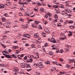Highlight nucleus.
I'll return each instance as SVG.
<instances>
[{
  "label": "nucleus",
  "mask_w": 75,
  "mask_h": 75,
  "mask_svg": "<svg viewBox=\"0 0 75 75\" xmlns=\"http://www.w3.org/2000/svg\"><path fill=\"white\" fill-rule=\"evenodd\" d=\"M6 51H2V53L3 54V55L5 56L7 58H12V56L11 55H7V54H5L4 53H6Z\"/></svg>",
  "instance_id": "nucleus-1"
},
{
  "label": "nucleus",
  "mask_w": 75,
  "mask_h": 75,
  "mask_svg": "<svg viewBox=\"0 0 75 75\" xmlns=\"http://www.w3.org/2000/svg\"><path fill=\"white\" fill-rule=\"evenodd\" d=\"M34 66L36 67H39L40 68H43L44 67V66L42 64H34Z\"/></svg>",
  "instance_id": "nucleus-2"
},
{
  "label": "nucleus",
  "mask_w": 75,
  "mask_h": 75,
  "mask_svg": "<svg viewBox=\"0 0 75 75\" xmlns=\"http://www.w3.org/2000/svg\"><path fill=\"white\" fill-rule=\"evenodd\" d=\"M39 23L38 22V21H35V22L33 24H32V26L33 27L35 28H37V25Z\"/></svg>",
  "instance_id": "nucleus-3"
},
{
  "label": "nucleus",
  "mask_w": 75,
  "mask_h": 75,
  "mask_svg": "<svg viewBox=\"0 0 75 75\" xmlns=\"http://www.w3.org/2000/svg\"><path fill=\"white\" fill-rule=\"evenodd\" d=\"M33 37L36 38H38V40L41 39L40 38V37H39V36L38 33H35L34 34Z\"/></svg>",
  "instance_id": "nucleus-4"
},
{
  "label": "nucleus",
  "mask_w": 75,
  "mask_h": 75,
  "mask_svg": "<svg viewBox=\"0 0 75 75\" xmlns=\"http://www.w3.org/2000/svg\"><path fill=\"white\" fill-rule=\"evenodd\" d=\"M63 13L64 15H65V16H68L69 17L71 16V14H68L67 13L65 12V11H64V12H63Z\"/></svg>",
  "instance_id": "nucleus-5"
},
{
  "label": "nucleus",
  "mask_w": 75,
  "mask_h": 75,
  "mask_svg": "<svg viewBox=\"0 0 75 75\" xmlns=\"http://www.w3.org/2000/svg\"><path fill=\"white\" fill-rule=\"evenodd\" d=\"M51 42H52L53 43H56L57 41L56 40H55V39H54L53 38H52L51 39Z\"/></svg>",
  "instance_id": "nucleus-6"
},
{
  "label": "nucleus",
  "mask_w": 75,
  "mask_h": 75,
  "mask_svg": "<svg viewBox=\"0 0 75 75\" xmlns=\"http://www.w3.org/2000/svg\"><path fill=\"white\" fill-rule=\"evenodd\" d=\"M33 62V59H28L27 60V63H30H30H32Z\"/></svg>",
  "instance_id": "nucleus-7"
},
{
  "label": "nucleus",
  "mask_w": 75,
  "mask_h": 75,
  "mask_svg": "<svg viewBox=\"0 0 75 75\" xmlns=\"http://www.w3.org/2000/svg\"><path fill=\"white\" fill-rule=\"evenodd\" d=\"M74 64L75 63V59H69V63H72V62H73Z\"/></svg>",
  "instance_id": "nucleus-8"
},
{
  "label": "nucleus",
  "mask_w": 75,
  "mask_h": 75,
  "mask_svg": "<svg viewBox=\"0 0 75 75\" xmlns=\"http://www.w3.org/2000/svg\"><path fill=\"white\" fill-rule=\"evenodd\" d=\"M65 10L67 12L71 13V11L70 10L69 8H65Z\"/></svg>",
  "instance_id": "nucleus-9"
},
{
  "label": "nucleus",
  "mask_w": 75,
  "mask_h": 75,
  "mask_svg": "<svg viewBox=\"0 0 75 75\" xmlns=\"http://www.w3.org/2000/svg\"><path fill=\"white\" fill-rule=\"evenodd\" d=\"M26 63L21 64V66L22 68H25L26 67Z\"/></svg>",
  "instance_id": "nucleus-10"
},
{
  "label": "nucleus",
  "mask_w": 75,
  "mask_h": 75,
  "mask_svg": "<svg viewBox=\"0 0 75 75\" xmlns=\"http://www.w3.org/2000/svg\"><path fill=\"white\" fill-rule=\"evenodd\" d=\"M23 54H21V55H18V58L19 59H22V58H21V57H23Z\"/></svg>",
  "instance_id": "nucleus-11"
},
{
  "label": "nucleus",
  "mask_w": 75,
  "mask_h": 75,
  "mask_svg": "<svg viewBox=\"0 0 75 75\" xmlns=\"http://www.w3.org/2000/svg\"><path fill=\"white\" fill-rule=\"evenodd\" d=\"M1 19L3 22H4L6 20V19L4 17H3L2 16L1 17Z\"/></svg>",
  "instance_id": "nucleus-12"
},
{
  "label": "nucleus",
  "mask_w": 75,
  "mask_h": 75,
  "mask_svg": "<svg viewBox=\"0 0 75 75\" xmlns=\"http://www.w3.org/2000/svg\"><path fill=\"white\" fill-rule=\"evenodd\" d=\"M18 3L19 4H28V3L26 2H24V3H22V2H19Z\"/></svg>",
  "instance_id": "nucleus-13"
},
{
  "label": "nucleus",
  "mask_w": 75,
  "mask_h": 75,
  "mask_svg": "<svg viewBox=\"0 0 75 75\" xmlns=\"http://www.w3.org/2000/svg\"><path fill=\"white\" fill-rule=\"evenodd\" d=\"M4 8V5H3V4H0V8Z\"/></svg>",
  "instance_id": "nucleus-14"
},
{
  "label": "nucleus",
  "mask_w": 75,
  "mask_h": 75,
  "mask_svg": "<svg viewBox=\"0 0 75 75\" xmlns=\"http://www.w3.org/2000/svg\"><path fill=\"white\" fill-rule=\"evenodd\" d=\"M25 14L26 16H30V15L29 14V12H28V11L26 12H25Z\"/></svg>",
  "instance_id": "nucleus-15"
},
{
  "label": "nucleus",
  "mask_w": 75,
  "mask_h": 75,
  "mask_svg": "<svg viewBox=\"0 0 75 75\" xmlns=\"http://www.w3.org/2000/svg\"><path fill=\"white\" fill-rule=\"evenodd\" d=\"M58 6L57 5H53L52 6V7H53V8H57V9H58Z\"/></svg>",
  "instance_id": "nucleus-16"
},
{
  "label": "nucleus",
  "mask_w": 75,
  "mask_h": 75,
  "mask_svg": "<svg viewBox=\"0 0 75 75\" xmlns=\"http://www.w3.org/2000/svg\"><path fill=\"white\" fill-rule=\"evenodd\" d=\"M13 48L16 50V49H18V46H13Z\"/></svg>",
  "instance_id": "nucleus-17"
},
{
  "label": "nucleus",
  "mask_w": 75,
  "mask_h": 75,
  "mask_svg": "<svg viewBox=\"0 0 75 75\" xmlns=\"http://www.w3.org/2000/svg\"><path fill=\"white\" fill-rule=\"evenodd\" d=\"M48 54L49 55H53V52H50L48 53Z\"/></svg>",
  "instance_id": "nucleus-18"
},
{
  "label": "nucleus",
  "mask_w": 75,
  "mask_h": 75,
  "mask_svg": "<svg viewBox=\"0 0 75 75\" xmlns=\"http://www.w3.org/2000/svg\"><path fill=\"white\" fill-rule=\"evenodd\" d=\"M31 37V35H30L29 34H26V37L28 38H30Z\"/></svg>",
  "instance_id": "nucleus-19"
},
{
  "label": "nucleus",
  "mask_w": 75,
  "mask_h": 75,
  "mask_svg": "<svg viewBox=\"0 0 75 75\" xmlns=\"http://www.w3.org/2000/svg\"><path fill=\"white\" fill-rule=\"evenodd\" d=\"M4 26L5 27H7L8 26V24L7 23H4Z\"/></svg>",
  "instance_id": "nucleus-20"
},
{
  "label": "nucleus",
  "mask_w": 75,
  "mask_h": 75,
  "mask_svg": "<svg viewBox=\"0 0 75 75\" xmlns=\"http://www.w3.org/2000/svg\"><path fill=\"white\" fill-rule=\"evenodd\" d=\"M38 29H42V26H41L40 25H39V26H38Z\"/></svg>",
  "instance_id": "nucleus-21"
},
{
  "label": "nucleus",
  "mask_w": 75,
  "mask_h": 75,
  "mask_svg": "<svg viewBox=\"0 0 75 75\" xmlns=\"http://www.w3.org/2000/svg\"><path fill=\"white\" fill-rule=\"evenodd\" d=\"M25 67H26V68L30 67V65H29L28 64H26Z\"/></svg>",
  "instance_id": "nucleus-22"
},
{
  "label": "nucleus",
  "mask_w": 75,
  "mask_h": 75,
  "mask_svg": "<svg viewBox=\"0 0 75 75\" xmlns=\"http://www.w3.org/2000/svg\"><path fill=\"white\" fill-rule=\"evenodd\" d=\"M0 66L1 67H6V66L5 65H4V64H0Z\"/></svg>",
  "instance_id": "nucleus-23"
},
{
  "label": "nucleus",
  "mask_w": 75,
  "mask_h": 75,
  "mask_svg": "<svg viewBox=\"0 0 75 75\" xmlns=\"http://www.w3.org/2000/svg\"><path fill=\"white\" fill-rule=\"evenodd\" d=\"M40 12H43L44 11V8H40Z\"/></svg>",
  "instance_id": "nucleus-24"
},
{
  "label": "nucleus",
  "mask_w": 75,
  "mask_h": 75,
  "mask_svg": "<svg viewBox=\"0 0 75 75\" xmlns=\"http://www.w3.org/2000/svg\"><path fill=\"white\" fill-rule=\"evenodd\" d=\"M42 21H43V22L45 23V24H47V21H45V20H42Z\"/></svg>",
  "instance_id": "nucleus-25"
},
{
  "label": "nucleus",
  "mask_w": 75,
  "mask_h": 75,
  "mask_svg": "<svg viewBox=\"0 0 75 75\" xmlns=\"http://www.w3.org/2000/svg\"><path fill=\"white\" fill-rule=\"evenodd\" d=\"M45 30L46 33H47L48 31H49V30L47 28H45Z\"/></svg>",
  "instance_id": "nucleus-26"
},
{
  "label": "nucleus",
  "mask_w": 75,
  "mask_h": 75,
  "mask_svg": "<svg viewBox=\"0 0 75 75\" xmlns=\"http://www.w3.org/2000/svg\"><path fill=\"white\" fill-rule=\"evenodd\" d=\"M74 23V21H70L69 22H68V23L69 24H72Z\"/></svg>",
  "instance_id": "nucleus-27"
},
{
  "label": "nucleus",
  "mask_w": 75,
  "mask_h": 75,
  "mask_svg": "<svg viewBox=\"0 0 75 75\" xmlns=\"http://www.w3.org/2000/svg\"><path fill=\"white\" fill-rule=\"evenodd\" d=\"M42 35H43L44 37H45L46 36V35L45 33H44V32H42Z\"/></svg>",
  "instance_id": "nucleus-28"
},
{
  "label": "nucleus",
  "mask_w": 75,
  "mask_h": 75,
  "mask_svg": "<svg viewBox=\"0 0 75 75\" xmlns=\"http://www.w3.org/2000/svg\"><path fill=\"white\" fill-rule=\"evenodd\" d=\"M31 47H30L31 48H34V47H35V45H31Z\"/></svg>",
  "instance_id": "nucleus-29"
},
{
  "label": "nucleus",
  "mask_w": 75,
  "mask_h": 75,
  "mask_svg": "<svg viewBox=\"0 0 75 75\" xmlns=\"http://www.w3.org/2000/svg\"><path fill=\"white\" fill-rule=\"evenodd\" d=\"M66 67L67 68H69L70 67V66L68 64H66Z\"/></svg>",
  "instance_id": "nucleus-30"
},
{
  "label": "nucleus",
  "mask_w": 75,
  "mask_h": 75,
  "mask_svg": "<svg viewBox=\"0 0 75 75\" xmlns=\"http://www.w3.org/2000/svg\"><path fill=\"white\" fill-rule=\"evenodd\" d=\"M20 10L21 11H24L25 10L23 9V8H20Z\"/></svg>",
  "instance_id": "nucleus-31"
},
{
  "label": "nucleus",
  "mask_w": 75,
  "mask_h": 75,
  "mask_svg": "<svg viewBox=\"0 0 75 75\" xmlns=\"http://www.w3.org/2000/svg\"><path fill=\"white\" fill-rule=\"evenodd\" d=\"M4 16H5V17H8V15L6 13H5L4 14Z\"/></svg>",
  "instance_id": "nucleus-32"
},
{
  "label": "nucleus",
  "mask_w": 75,
  "mask_h": 75,
  "mask_svg": "<svg viewBox=\"0 0 75 75\" xmlns=\"http://www.w3.org/2000/svg\"><path fill=\"white\" fill-rule=\"evenodd\" d=\"M37 4L38 5H39L40 6H41V4H40V2H37Z\"/></svg>",
  "instance_id": "nucleus-33"
},
{
  "label": "nucleus",
  "mask_w": 75,
  "mask_h": 75,
  "mask_svg": "<svg viewBox=\"0 0 75 75\" xmlns=\"http://www.w3.org/2000/svg\"><path fill=\"white\" fill-rule=\"evenodd\" d=\"M67 38H60V40H64V39H66Z\"/></svg>",
  "instance_id": "nucleus-34"
},
{
  "label": "nucleus",
  "mask_w": 75,
  "mask_h": 75,
  "mask_svg": "<svg viewBox=\"0 0 75 75\" xmlns=\"http://www.w3.org/2000/svg\"><path fill=\"white\" fill-rule=\"evenodd\" d=\"M47 5H48V6L49 7H50V8L52 7V6H51V5H50V4H48Z\"/></svg>",
  "instance_id": "nucleus-35"
},
{
  "label": "nucleus",
  "mask_w": 75,
  "mask_h": 75,
  "mask_svg": "<svg viewBox=\"0 0 75 75\" xmlns=\"http://www.w3.org/2000/svg\"><path fill=\"white\" fill-rule=\"evenodd\" d=\"M46 64H50V61H48L47 62H46Z\"/></svg>",
  "instance_id": "nucleus-36"
},
{
  "label": "nucleus",
  "mask_w": 75,
  "mask_h": 75,
  "mask_svg": "<svg viewBox=\"0 0 75 75\" xmlns=\"http://www.w3.org/2000/svg\"><path fill=\"white\" fill-rule=\"evenodd\" d=\"M54 17H55V18H56V19H57L58 18L57 15V14H55Z\"/></svg>",
  "instance_id": "nucleus-37"
},
{
  "label": "nucleus",
  "mask_w": 75,
  "mask_h": 75,
  "mask_svg": "<svg viewBox=\"0 0 75 75\" xmlns=\"http://www.w3.org/2000/svg\"><path fill=\"white\" fill-rule=\"evenodd\" d=\"M20 21H22V22H24V20L23 19H22V18H21L20 19Z\"/></svg>",
  "instance_id": "nucleus-38"
},
{
  "label": "nucleus",
  "mask_w": 75,
  "mask_h": 75,
  "mask_svg": "<svg viewBox=\"0 0 75 75\" xmlns=\"http://www.w3.org/2000/svg\"><path fill=\"white\" fill-rule=\"evenodd\" d=\"M65 73V72H61L60 71V74H64Z\"/></svg>",
  "instance_id": "nucleus-39"
},
{
  "label": "nucleus",
  "mask_w": 75,
  "mask_h": 75,
  "mask_svg": "<svg viewBox=\"0 0 75 75\" xmlns=\"http://www.w3.org/2000/svg\"><path fill=\"white\" fill-rule=\"evenodd\" d=\"M19 52H20V51L18 50H17L16 51V53H17V54H18V53H19Z\"/></svg>",
  "instance_id": "nucleus-40"
},
{
  "label": "nucleus",
  "mask_w": 75,
  "mask_h": 75,
  "mask_svg": "<svg viewBox=\"0 0 75 75\" xmlns=\"http://www.w3.org/2000/svg\"><path fill=\"white\" fill-rule=\"evenodd\" d=\"M60 60L61 62H62V61H63L64 60L62 58H60Z\"/></svg>",
  "instance_id": "nucleus-41"
},
{
  "label": "nucleus",
  "mask_w": 75,
  "mask_h": 75,
  "mask_svg": "<svg viewBox=\"0 0 75 75\" xmlns=\"http://www.w3.org/2000/svg\"><path fill=\"white\" fill-rule=\"evenodd\" d=\"M52 69L53 70V71H54V70H56V67H52Z\"/></svg>",
  "instance_id": "nucleus-42"
},
{
  "label": "nucleus",
  "mask_w": 75,
  "mask_h": 75,
  "mask_svg": "<svg viewBox=\"0 0 75 75\" xmlns=\"http://www.w3.org/2000/svg\"><path fill=\"white\" fill-rule=\"evenodd\" d=\"M42 5L44 6H46V4H45L43 2L42 3Z\"/></svg>",
  "instance_id": "nucleus-43"
},
{
  "label": "nucleus",
  "mask_w": 75,
  "mask_h": 75,
  "mask_svg": "<svg viewBox=\"0 0 75 75\" xmlns=\"http://www.w3.org/2000/svg\"><path fill=\"white\" fill-rule=\"evenodd\" d=\"M57 65V66H62V64H56Z\"/></svg>",
  "instance_id": "nucleus-44"
},
{
  "label": "nucleus",
  "mask_w": 75,
  "mask_h": 75,
  "mask_svg": "<svg viewBox=\"0 0 75 75\" xmlns=\"http://www.w3.org/2000/svg\"><path fill=\"white\" fill-rule=\"evenodd\" d=\"M61 23H58L57 24V25L59 26H61Z\"/></svg>",
  "instance_id": "nucleus-45"
},
{
  "label": "nucleus",
  "mask_w": 75,
  "mask_h": 75,
  "mask_svg": "<svg viewBox=\"0 0 75 75\" xmlns=\"http://www.w3.org/2000/svg\"><path fill=\"white\" fill-rule=\"evenodd\" d=\"M32 69H27V71H31L32 70Z\"/></svg>",
  "instance_id": "nucleus-46"
},
{
  "label": "nucleus",
  "mask_w": 75,
  "mask_h": 75,
  "mask_svg": "<svg viewBox=\"0 0 75 75\" xmlns=\"http://www.w3.org/2000/svg\"><path fill=\"white\" fill-rule=\"evenodd\" d=\"M19 16H23L22 14L21 13H19Z\"/></svg>",
  "instance_id": "nucleus-47"
},
{
  "label": "nucleus",
  "mask_w": 75,
  "mask_h": 75,
  "mask_svg": "<svg viewBox=\"0 0 75 75\" xmlns=\"http://www.w3.org/2000/svg\"><path fill=\"white\" fill-rule=\"evenodd\" d=\"M64 52L63 50V49H60V53H62Z\"/></svg>",
  "instance_id": "nucleus-48"
},
{
  "label": "nucleus",
  "mask_w": 75,
  "mask_h": 75,
  "mask_svg": "<svg viewBox=\"0 0 75 75\" xmlns=\"http://www.w3.org/2000/svg\"><path fill=\"white\" fill-rule=\"evenodd\" d=\"M69 27L70 28H72V29L73 28H74L75 27H74V26H69Z\"/></svg>",
  "instance_id": "nucleus-49"
},
{
  "label": "nucleus",
  "mask_w": 75,
  "mask_h": 75,
  "mask_svg": "<svg viewBox=\"0 0 75 75\" xmlns=\"http://www.w3.org/2000/svg\"><path fill=\"white\" fill-rule=\"evenodd\" d=\"M57 19H56L55 20H54V21H53L54 22H57Z\"/></svg>",
  "instance_id": "nucleus-50"
},
{
  "label": "nucleus",
  "mask_w": 75,
  "mask_h": 75,
  "mask_svg": "<svg viewBox=\"0 0 75 75\" xmlns=\"http://www.w3.org/2000/svg\"><path fill=\"white\" fill-rule=\"evenodd\" d=\"M4 32L5 33V34H6V33H8V32H9V31H4Z\"/></svg>",
  "instance_id": "nucleus-51"
},
{
  "label": "nucleus",
  "mask_w": 75,
  "mask_h": 75,
  "mask_svg": "<svg viewBox=\"0 0 75 75\" xmlns=\"http://www.w3.org/2000/svg\"><path fill=\"white\" fill-rule=\"evenodd\" d=\"M48 45H47V43H45L44 46L45 47H47V46Z\"/></svg>",
  "instance_id": "nucleus-52"
},
{
  "label": "nucleus",
  "mask_w": 75,
  "mask_h": 75,
  "mask_svg": "<svg viewBox=\"0 0 75 75\" xmlns=\"http://www.w3.org/2000/svg\"><path fill=\"white\" fill-rule=\"evenodd\" d=\"M47 15H49V17H51V15H50V13H48Z\"/></svg>",
  "instance_id": "nucleus-53"
},
{
  "label": "nucleus",
  "mask_w": 75,
  "mask_h": 75,
  "mask_svg": "<svg viewBox=\"0 0 75 75\" xmlns=\"http://www.w3.org/2000/svg\"><path fill=\"white\" fill-rule=\"evenodd\" d=\"M57 62H53V64H57Z\"/></svg>",
  "instance_id": "nucleus-54"
},
{
  "label": "nucleus",
  "mask_w": 75,
  "mask_h": 75,
  "mask_svg": "<svg viewBox=\"0 0 75 75\" xmlns=\"http://www.w3.org/2000/svg\"><path fill=\"white\" fill-rule=\"evenodd\" d=\"M52 36H54V32H53V33H52Z\"/></svg>",
  "instance_id": "nucleus-55"
},
{
  "label": "nucleus",
  "mask_w": 75,
  "mask_h": 75,
  "mask_svg": "<svg viewBox=\"0 0 75 75\" xmlns=\"http://www.w3.org/2000/svg\"><path fill=\"white\" fill-rule=\"evenodd\" d=\"M64 5H62V8H64Z\"/></svg>",
  "instance_id": "nucleus-56"
},
{
  "label": "nucleus",
  "mask_w": 75,
  "mask_h": 75,
  "mask_svg": "<svg viewBox=\"0 0 75 75\" xmlns=\"http://www.w3.org/2000/svg\"><path fill=\"white\" fill-rule=\"evenodd\" d=\"M27 59V57L26 56H25V57L23 58V59Z\"/></svg>",
  "instance_id": "nucleus-57"
},
{
  "label": "nucleus",
  "mask_w": 75,
  "mask_h": 75,
  "mask_svg": "<svg viewBox=\"0 0 75 75\" xmlns=\"http://www.w3.org/2000/svg\"><path fill=\"white\" fill-rule=\"evenodd\" d=\"M64 35V34H62V33H61L60 34V36L62 37V36H63Z\"/></svg>",
  "instance_id": "nucleus-58"
},
{
  "label": "nucleus",
  "mask_w": 75,
  "mask_h": 75,
  "mask_svg": "<svg viewBox=\"0 0 75 75\" xmlns=\"http://www.w3.org/2000/svg\"><path fill=\"white\" fill-rule=\"evenodd\" d=\"M68 36H72V34L70 33V34H68Z\"/></svg>",
  "instance_id": "nucleus-59"
},
{
  "label": "nucleus",
  "mask_w": 75,
  "mask_h": 75,
  "mask_svg": "<svg viewBox=\"0 0 75 75\" xmlns=\"http://www.w3.org/2000/svg\"><path fill=\"white\" fill-rule=\"evenodd\" d=\"M60 52V51L58 50H57L56 51V52L57 53H58V52Z\"/></svg>",
  "instance_id": "nucleus-60"
},
{
  "label": "nucleus",
  "mask_w": 75,
  "mask_h": 75,
  "mask_svg": "<svg viewBox=\"0 0 75 75\" xmlns=\"http://www.w3.org/2000/svg\"><path fill=\"white\" fill-rule=\"evenodd\" d=\"M11 50L10 49H8V51H9V52L10 53V52H11Z\"/></svg>",
  "instance_id": "nucleus-61"
},
{
  "label": "nucleus",
  "mask_w": 75,
  "mask_h": 75,
  "mask_svg": "<svg viewBox=\"0 0 75 75\" xmlns=\"http://www.w3.org/2000/svg\"><path fill=\"white\" fill-rule=\"evenodd\" d=\"M33 58L35 59H36V60H37V57H35V56H33Z\"/></svg>",
  "instance_id": "nucleus-62"
},
{
  "label": "nucleus",
  "mask_w": 75,
  "mask_h": 75,
  "mask_svg": "<svg viewBox=\"0 0 75 75\" xmlns=\"http://www.w3.org/2000/svg\"><path fill=\"white\" fill-rule=\"evenodd\" d=\"M29 46V45L28 44H25V46Z\"/></svg>",
  "instance_id": "nucleus-63"
},
{
  "label": "nucleus",
  "mask_w": 75,
  "mask_h": 75,
  "mask_svg": "<svg viewBox=\"0 0 75 75\" xmlns=\"http://www.w3.org/2000/svg\"><path fill=\"white\" fill-rule=\"evenodd\" d=\"M23 36L24 37H27V34H24L23 35Z\"/></svg>",
  "instance_id": "nucleus-64"
}]
</instances>
